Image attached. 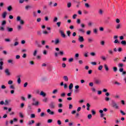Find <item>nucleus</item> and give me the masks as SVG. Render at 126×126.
Here are the masks:
<instances>
[{
    "label": "nucleus",
    "mask_w": 126,
    "mask_h": 126,
    "mask_svg": "<svg viewBox=\"0 0 126 126\" xmlns=\"http://www.w3.org/2000/svg\"><path fill=\"white\" fill-rule=\"evenodd\" d=\"M89 85V86H91V87H93V85H94L93 82L90 83Z\"/></svg>",
    "instance_id": "nucleus-59"
},
{
    "label": "nucleus",
    "mask_w": 126,
    "mask_h": 126,
    "mask_svg": "<svg viewBox=\"0 0 126 126\" xmlns=\"http://www.w3.org/2000/svg\"><path fill=\"white\" fill-rule=\"evenodd\" d=\"M79 41L81 42L84 41V38H83V36H79Z\"/></svg>",
    "instance_id": "nucleus-9"
},
{
    "label": "nucleus",
    "mask_w": 126,
    "mask_h": 126,
    "mask_svg": "<svg viewBox=\"0 0 126 126\" xmlns=\"http://www.w3.org/2000/svg\"><path fill=\"white\" fill-rule=\"evenodd\" d=\"M32 105L33 106H38L39 105V101H35V102L32 103Z\"/></svg>",
    "instance_id": "nucleus-20"
},
{
    "label": "nucleus",
    "mask_w": 126,
    "mask_h": 126,
    "mask_svg": "<svg viewBox=\"0 0 126 126\" xmlns=\"http://www.w3.org/2000/svg\"><path fill=\"white\" fill-rule=\"evenodd\" d=\"M78 31H79V32H81V33H85V31H84L83 29H79Z\"/></svg>",
    "instance_id": "nucleus-23"
},
{
    "label": "nucleus",
    "mask_w": 126,
    "mask_h": 126,
    "mask_svg": "<svg viewBox=\"0 0 126 126\" xmlns=\"http://www.w3.org/2000/svg\"><path fill=\"white\" fill-rule=\"evenodd\" d=\"M61 23H62L61 22H57L56 24L58 27H60Z\"/></svg>",
    "instance_id": "nucleus-52"
},
{
    "label": "nucleus",
    "mask_w": 126,
    "mask_h": 126,
    "mask_svg": "<svg viewBox=\"0 0 126 126\" xmlns=\"http://www.w3.org/2000/svg\"><path fill=\"white\" fill-rule=\"evenodd\" d=\"M34 118H35V114H32L31 115V118L33 119Z\"/></svg>",
    "instance_id": "nucleus-48"
},
{
    "label": "nucleus",
    "mask_w": 126,
    "mask_h": 126,
    "mask_svg": "<svg viewBox=\"0 0 126 126\" xmlns=\"http://www.w3.org/2000/svg\"><path fill=\"white\" fill-rule=\"evenodd\" d=\"M87 111H90V104L89 103H87Z\"/></svg>",
    "instance_id": "nucleus-30"
},
{
    "label": "nucleus",
    "mask_w": 126,
    "mask_h": 126,
    "mask_svg": "<svg viewBox=\"0 0 126 126\" xmlns=\"http://www.w3.org/2000/svg\"><path fill=\"white\" fill-rule=\"evenodd\" d=\"M38 53V50H34V51L33 52V57H36L37 56V53Z\"/></svg>",
    "instance_id": "nucleus-18"
},
{
    "label": "nucleus",
    "mask_w": 126,
    "mask_h": 126,
    "mask_svg": "<svg viewBox=\"0 0 126 126\" xmlns=\"http://www.w3.org/2000/svg\"><path fill=\"white\" fill-rule=\"evenodd\" d=\"M2 65H3V62L2 61L0 62V69L2 70Z\"/></svg>",
    "instance_id": "nucleus-26"
},
{
    "label": "nucleus",
    "mask_w": 126,
    "mask_h": 126,
    "mask_svg": "<svg viewBox=\"0 0 126 126\" xmlns=\"http://www.w3.org/2000/svg\"><path fill=\"white\" fill-rule=\"evenodd\" d=\"M57 124L59 126H61V125H62V121H61V120H58L57 121Z\"/></svg>",
    "instance_id": "nucleus-51"
},
{
    "label": "nucleus",
    "mask_w": 126,
    "mask_h": 126,
    "mask_svg": "<svg viewBox=\"0 0 126 126\" xmlns=\"http://www.w3.org/2000/svg\"><path fill=\"white\" fill-rule=\"evenodd\" d=\"M79 57V54L78 53H76L75 55V59L76 60H77V58H78Z\"/></svg>",
    "instance_id": "nucleus-38"
},
{
    "label": "nucleus",
    "mask_w": 126,
    "mask_h": 126,
    "mask_svg": "<svg viewBox=\"0 0 126 126\" xmlns=\"http://www.w3.org/2000/svg\"><path fill=\"white\" fill-rule=\"evenodd\" d=\"M67 6L68 8L71 6V2H68L67 3Z\"/></svg>",
    "instance_id": "nucleus-41"
},
{
    "label": "nucleus",
    "mask_w": 126,
    "mask_h": 126,
    "mask_svg": "<svg viewBox=\"0 0 126 126\" xmlns=\"http://www.w3.org/2000/svg\"><path fill=\"white\" fill-rule=\"evenodd\" d=\"M92 114L94 116V115L96 114V112L94 110H92Z\"/></svg>",
    "instance_id": "nucleus-46"
},
{
    "label": "nucleus",
    "mask_w": 126,
    "mask_h": 126,
    "mask_svg": "<svg viewBox=\"0 0 126 126\" xmlns=\"http://www.w3.org/2000/svg\"><path fill=\"white\" fill-rule=\"evenodd\" d=\"M12 10V6L11 5L8 6L7 7L8 11H11Z\"/></svg>",
    "instance_id": "nucleus-29"
},
{
    "label": "nucleus",
    "mask_w": 126,
    "mask_h": 126,
    "mask_svg": "<svg viewBox=\"0 0 126 126\" xmlns=\"http://www.w3.org/2000/svg\"><path fill=\"white\" fill-rule=\"evenodd\" d=\"M32 110V106L31 105H29L28 106V112H30Z\"/></svg>",
    "instance_id": "nucleus-22"
},
{
    "label": "nucleus",
    "mask_w": 126,
    "mask_h": 126,
    "mask_svg": "<svg viewBox=\"0 0 126 126\" xmlns=\"http://www.w3.org/2000/svg\"><path fill=\"white\" fill-rule=\"evenodd\" d=\"M53 122V120L52 119H49L47 121V123H48V124H51V123H52Z\"/></svg>",
    "instance_id": "nucleus-58"
},
{
    "label": "nucleus",
    "mask_w": 126,
    "mask_h": 126,
    "mask_svg": "<svg viewBox=\"0 0 126 126\" xmlns=\"http://www.w3.org/2000/svg\"><path fill=\"white\" fill-rule=\"evenodd\" d=\"M47 112L48 114H49V115H51L52 116L55 115V112H54V111H51V109H50L47 110Z\"/></svg>",
    "instance_id": "nucleus-6"
},
{
    "label": "nucleus",
    "mask_w": 126,
    "mask_h": 126,
    "mask_svg": "<svg viewBox=\"0 0 126 126\" xmlns=\"http://www.w3.org/2000/svg\"><path fill=\"white\" fill-rule=\"evenodd\" d=\"M49 106L51 109H54L55 108V104H54V102H51Z\"/></svg>",
    "instance_id": "nucleus-10"
},
{
    "label": "nucleus",
    "mask_w": 126,
    "mask_h": 126,
    "mask_svg": "<svg viewBox=\"0 0 126 126\" xmlns=\"http://www.w3.org/2000/svg\"><path fill=\"white\" fill-rule=\"evenodd\" d=\"M6 15H7V12L6 11L3 12L1 14L2 18H3V19H5Z\"/></svg>",
    "instance_id": "nucleus-7"
},
{
    "label": "nucleus",
    "mask_w": 126,
    "mask_h": 126,
    "mask_svg": "<svg viewBox=\"0 0 126 126\" xmlns=\"http://www.w3.org/2000/svg\"><path fill=\"white\" fill-rule=\"evenodd\" d=\"M48 97H46L45 96L43 98L42 102H43V103H47V102H48Z\"/></svg>",
    "instance_id": "nucleus-13"
},
{
    "label": "nucleus",
    "mask_w": 126,
    "mask_h": 126,
    "mask_svg": "<svg viewBox=\"0 0 126 126\" xmlns=\"http://www.w3.org/2000/svg\"><path fill=\"white\" fill-rule=\"evenodd\" d=\"M93 24H94V23L92 22H89L88 23V25L89 27H92V26H93Z\"/></svg>",
    "instance_id": "nucleus-21"
},
{
    "label": "nucleus",
    "mask_w": 126,
    "mask_h": 126,
    "mask_svg": "<svg viewBox=\"0 0 126 126\" xmlns=\"http://www.w3.org/2000/svg\"><path fill=\"white\" fill-rule=\"evenodd\" d=\"M105 101H106V102H108V101H110V97H106L105 98Z\"/></svg>",
    "instance_id": "nucleus-42"
},
{
    "label": "nucleus",
    "mask_w": 126,
    "mask_h": 126,
    "mask_svg": "<svg viewBox=\"0 0 126 126\" xmlns=\"http://www.w3.org/2000/svg\"><path fill=\"white\" fill-rule=\"evenodd\" d=\"M91 63L93 65H96V64H97V63H96V62H91Z\"/></svg>",
    "instance_id": "nucleus-60"
},
{
    "label": "nucleus",
    "mask_w": 126,
    "mask_h": 126,
    "mask_svg": "<svg viewBox=\"0 0 126 126\" xmlns=\"http://www.w3.org/2000/svg\"><path fill=\"white\" fill-rule=\"evenodd\" d=\"M102 68H103V66L100 65L98 66V70H102Z\"/></svg>",
    "instance_id": "nucleus-40"
},
{
    "label": "nucleus",
    "mask_w": 126,
    "mask_h": 126,
    "mask_svg": "<svg viewBox=\"0 0 126 126\" xmlns=\"http://www.w3.org/2000/svg\"><path fill=\"white\" fill-rule=\"evenodd\" d=\"M121 27L122 25H121V24H118L116 26V29L117 30L121 29Z\"/></svg>",
    "instance_id": "nucleus-14"
},
{
    "label": "nucleus",
    "mask_w": 126,
    "mask_h": 126,
    "mask_svg": "<svg viewBox=\"0 0 126 126\" xmlns=\"http://www.w3.org/2000/svg\"><path fill=\"white\" fill-rule=\"evenodd\" d=\"M70 31H68L67 32V34L68 37H70Z\"/></svg>",
    "instance_id": "nucleus-54"
},
{
    "label": "nucleus",
    "mask_w": 126,
    "mask_h": 126,
    "mask_svg": "<svg viewBox=\"0 0 126 126\" xmlns=\"http://www.w3.org/2000/svg\"><path fill=\"white\" fill-rule=\"evenodd\" d=\"M121 45H123V46H126V40H122L121 42Z\"/></svg>",
    "instance_id": "nucleus-25"
},
{
    "label": "nucleus",
    "mask_w": 126,
    "mask_h": 126,
    "mask_svg": "<svg viewBox=\"0 0 126 126\" xmlns=\"http://www.w3.org/2000/svg\"><path fill=\"white\" fill-rule=\"evenodd\" d=\"M94 84H96L97 85H99V84H101V80L99 79L95 78L94 80Z\"/></svg>",
    "instance_id": "nucleus-4"
},
{
    "label": "nucleus",
    "mask_w": 126,
    "mask_h": 126,
    "mask_svg": "<svg viewBox=\"0 0 126 126\" xmlns=\"http://www.w3.org/2000/svg\"><path fill=\"white\" fill-rule=\"evenodd\" d=\"M6 88V87L4 86V85H2L1 86V89H5Z\"/></svg>",
    "instance_id": "nucleus-56"
},
{
    "label": "nucleus",
    "mask_w": 126,
    "mask_h": 126,
    "mask_svg": "<svg viewBox=\"0 0 126 126\" xmlns=\"http://www.w3.org/2000/svg\"><path fill=\"white\" fill-rule=\"evenodd\" d=\"M8 85H11L12 84H13V81L10 80L8 81Z\"/></svg>",
    "instance_id": "nucleus-32"
},
{
    "label": "nucleus",
    "mask_w": 126,
    "mask_h": 126,
    "mask_svg": "<svg viewBox=\"0 0 126 126\" xmlns=\"http://www.w3.org/2000/svg\"><path fill=\"white\" fill-rule=\"evenodd\" d=\"M80 27H81V28H85V24H81L80 25Z\"/></svg>",
    "instance_id": "nucleus-47"
},
{
    "label": "nucleus",
    "mask_w": 126,
    "mask_h": 126,
    "mask_svg": "<svg viewBox=\"0 0 126 126\" xmlns=\"http://www.w3.org/2000/svg\"><path fill=\"white\" fill-rule=\"evenodd\" d=\"M108 53L110 55H112V54H113V53H114V52H113V50H112V49H110L108 50Z\"/></svg>",
    "instance_id": "nucleus-43"
},
{
    "label": "nucleus",
    "mask_w": 126,
    "mask_h": 126,
    "mask_svg": "<svg viewBox=\"0 0 126 126\" xmlns=\"http://www.w3.org/2000/svg\"><path fill=\"white\" fill-rule=\"evenodd\" d=\"M85 7H86V8H89V7H90V5L88 3H85Z\"/></svg>",
    "instance_id": "nucleus-31"
},
{
    "label": "nucleus",
    "mask_w": 126,
    "mask_h": 126,
    "mask_svg": "<svg viewBox=\"0 0 126 126\" xmlns=\"http://www.w3.org/2000/svg\"><path fill=\"white\" fill-rule=\"evenodd\" d=\"M113 69L114 72H117V71H118V68L117 67H113Z\"/></svg>",
    "instance_id": "nucleus-35"
},
{
    "label": "nucleus",
    "mask_w": 126,
    "mask_h": 126,
    "mask_svg": "<svg viewBox=\"0 0 126 126\" xmlns=\"http://www.w3.org/2000/svg\"><path fill=\"white\" fill-rule=\"evenodd\" d=\"M119 36L118 35H114L113 36V39H114L115 41H114V44H118V43H120L119 40H118V38Z\"/></svg>",
    "instance_id": "nucleus-5"
},
{
    "label": "nucleus",
    "mask_w": 126,
    "mask_h": 126,
    "mask_svg": "<svg viewBox=\"0 0 126 126\" xmlns=\"http://www.w3.org/2000/svg\"><path fill=\"white\" fill-rule=\"evenodd\" d=\"M77 17V15L76 14H75L73 15L72 18L73 19H75Z\"/></svg>",
    "instance_id": "nucleus-53"
},
{
    "label": "nucleus",
    "mask_w": 126,
    "mask_h": 126,
    "mask_svg": "<svg viewBox=\"0 0 126 126\" xmlns=\"http://www.w3.org/2000/svg\"><path fill=\"white\" fill-rule=\"evenodd\" d=\"M39 95H40V96H42V97H46V96H47V94H45V93L44 92V91H41V92H40Z\"/></svg>",
    "instance_id": "nucleus-8"
},
{
    "label": "nucleus",
    "mask_w": 126,
    "mask_h": 126,
    "mask_svg": "<svg viewBox=\"0 0 126 126\" xmlns=\"http://www.w3.org/2000/svg\"><path fill=\"white\" fill-rule=\"evenodd\" d=\"M111 105L112 107H113V108H114L115 109H119L120 108L119 107V105H118V104L117 103V102H116L115 100L112 101Z\"/></svg>",
    "instance_id": "nucleus-1"
},
{
    "label": "nucleus",
    "mask_w": 126,
    "mask_h": 126,
    "mask_svg": "<svg viewBox=\"0 0 126 126\" xmlns=\"http://www.w3.org/2000/svg\"><path fill=\"white\" fill-rule=\"evenodd\" d=\"M41 123H38L36 124L35 126H41Z\"/></svg>",
    "instance_id": "nucleus-64"
},
{
    "label": "nucleus",
    "mask_w": 126,
    "mask_h": 126,
    "mask_svg": "<svg viewBox=\"0 0 126 126\" xmlns=\"http://www.w3.org/2000/svg\"><path fill=\"white\" fill-rule=\"evenodd\" d=\"M6 30L7 32H12V31H13V28L7 27Z\"/></svg>",
    "instance_id": "nucleus-11"
},
{
    "label": "nucleus",
    "mask_w": 126,
    "mask_h": 126,
    "mask_svg": "<svg viewBox=\"0 0 126 126\" xmlns=\"http://www.w3.org/2000/svg\"><path fill=\"white\" fill-rule=\"evenodd\" d=\"M92 118V115H91V114H89V115H88V119H89V120L91 119Z\"/></svg>",
    "instance_id": "nucleus-45"
},
{
    "label": "nucleus",
    "mask_w": 126,
    "mask_h": 126,
    "mask_svg": "<svg viewBox=\"0 0 126 126\" xmlns=\"http://www.w3.org/2000/svg\"><path fill=\"white\" fill-rule=\"evenodd\" d=\"M54 43H55V45H58V44H59V43H60V39H59V38L55 39Z\"/></svg>",
    "instance_id": "nucleus-24"
},
{
    "label": "nucleus",
    "mask_w": 126,
    "mask_h": 126,
    "mask_svg": "<svg viewBox=\"0 0 126 126\" xmlns=\"http://www.w3.org/2000/svg\"><path fill=\"white\" fill-rule=\"evenodd\" d=\"M91 56H92V57H95V55H96V54H95V53L94 52H91L90 53Z\"/></svg>",
    "instance_id": "nucleus-50"
},
{
    "label": "nucleus",
    "mask_w": 126,
    "mask_h": 126,
    "mask_svg": "<svg viewBox=\"0 0 126 126\" xmlns=\"http://www.w3.org/2000/svg\"><path fill=\"white\" fill-rule=\"evenodd\" d=\"M58 107L59 108H63V104L60 103L59 104H58Z\"/></svg>",
    "instance_id": "nucleus-63"
},
{
    "label": "nucleus",
    "mask_w": 126,
    "mask_h": 126,
    "mask_svg": "<svg viewBox=\"0 0 126 126\" xmlns=\"http://www.w3.org/2000/svg\"><path fill=\"white\" fill-rule=\"evenodd\" d=\"M63 78L65 81H68V78L66 76H64Z\"/></svg>",
    "instance_id": "nucleus-33"
},
{
    "label": "nucleus",
    "mask_w": 126,
    "mask_h": 126,
    "mask_svg": "<svg viewBox=\"0 0 126 126\" xmlns=\"http://www.w3.org/2000/svg\"><path fill=\"white\" fill-rule=\"evenodd\" d=\"M18 45H19V42H18V41L15 42V43L14 44V46L15 47H16V46H18Z\"/></svg>",
    "instance_id": "nucleus-37"
},
{
    "label": "nucleus",
    "mask_w": 126,
    "mask_h": 126,
    "mask_svg": "<svg viewBox=\"0 0 126 126\" xmlns=\"http://www.w3.org/2000/svg\"><path fill=\"white\" fill-rule=\"evenodd\" d=\"M9 88H10V89H15V88L14 87V86H13V85H10Z\"/></svg>",
    "instance_id": "nucleus-49"
},
{
    "label": "nucleus",
    "mask_w": 126,
    "mask_h": 126,
    "mask_svg": "<svg viewBox=\"0 0 126 126\" xmlns=\"http://www.w3.org/2000/svg\"><path fill=\"white\" fill-rule=\"evenodd\" d=\"M57 21H58V17H55L53 19V22H57Z\"/></svg>",
    "instance_id": "nucleus-44"
},
{
    "label": "nucleus",
    "mask_w": 126,
    "mask_h": 126,
    "mask_svg": "<svg viewBox=\"0 0 126 126\" xmlns=\"http://www.w3.org/2000/svg\"><path fill=\"white\" fill-rule=\"evenodd\" d=\"M72 88H73V84L70 83L69 85V90H71Z\"/></svg>",
    "instance_id": "nucleus-28"
},
{
    "label": "nucleus",
    "mask_w": 126,
    "mask_h": 126,
    "mask_svg": "<svg viewBox=\"0 0 126 126\" xmlns=\"http://www.w3.org/2000/svg\"><path fill=\"white\" fill-rule=\"evenodd\" d=\"M32 7L30 5H28L25 6V9L26 10H28V9H30V8H32Z\"/></svg>",
    "instance_id": "nucleus-16"
},
{
    "label": "nucleus",
    "mask_w": 126,
    "mask_h": 126,
    "mask_svg": "<svg viewBox=\"0 0 126 126\" xmlns=\"http://www.w3.org/2000/svg\"><path fill=\"white\" fill-rule=\"evenodd\" d=\"M4 72L6 75H7V76H10V75H11V73H10V71H9V69L8 68L5 69Z\"/></svg>",
    "instance_id": "nucleus-3"
},
{
    "label": "nucleus",
    "mask_w": 126,
    "mask_h": 126,
    "mask_svg": "<svg viewBox=\"0 0 126 126\" xmlns=\"http://www.w3.org/2000/svg\"><path fill=\"white\" fill-rule=\"evenodd\" d=\"M100 59L102 60V61H106L107 60V58H106V57L104 56H102L100 57Z\"/></svg>",
    "instance_id": "nucleus-27"
},
{
    "label": "nucleus",
    "mask_w": 126,
    "mask_h": 126,
    "mask_svg": "<svg viewBox=\"0 0 126 126\" xmlns=\"http://www.w3.org/2000/svg\"><path fill=\"white\" fill-rule=\"evenodd\" d=\"M104 68L106 70V71H109V67H108V65L106 64H104Z\"/></svg>",
    "instance_id": "nucleus-17"
},
{
    "label": "nucleus",
    "mask_w": 126,
    "mask_h": 126,
    "mask_svg": "<svg viewBox=\"0 0 126 126\" xmlns=\"http://www.w3.org/2000/svg\"><path fill=\"white\" fill-rule=\"evenodd\" d=\"M72 107H73L72 104L69 105V110H71V109H72Z\"/></svg>",
    "instance_id": "nucleus-61"
},
{
    "label": "nucleus",
    "mask_w": 126,
    "mask_h": 126,
    "mask_svg": "<svg viewBox=\"0 0 126 126\" xmlns=\"http://www.w3.org/2000/svg\"><path fill=\"white\" fill-rule=\"evenodd\" d=\"M60 32L61 33V36L63 38H65V34H64V32H63V31H60Z\"/></svg>",
    "instance_id": "nucleus-12"
},
{
    "label": "nucleus",
    "mask_w": 126,
    "mask_h": 126,
    "mask_svg": "<svg viewBox=\"0 0 126 126\" xmlns=\"http://www.w3.org/2000/svg\"><path fill=\"white\" fill-rule=\"evenodd\" d=\"M6 24V21L5 20L3 21L1 23L2 26H3V25H5Z\"/></svg>",
    "instance_id": "nucleus-39"
},
{
    "label": "nucleus",
    "mask_w": 126,
    "mask_h": 126,
    "mask_svg": "<svg viewBox=\"0 0 126 126\" xmlns=\"http://www.w3.org/2000/svg\"><path fill=\"white\" fill-rule=\"evenodd\" d=\"M35 123V121L34 120H32L31 121H29L28 123V126H31V125H32V124H34Z\"/></svg>",
    "instance_id": "nucleus-15"
},
{
    "label": "nucleus",
    "mask_w": 126,
    "mask_h": 126,
    "mask_svg": "<svg viewBox=\"0 0 126 126\" xmlns=\"http://www.w3.org/2000/svg\"><path fill=\"white\" fill-rule=\"evenodd\" d=\"M20 118H21L22 119H23L24 118V115H23V112H19V113Z\"/></svg>",
    "instance_id": "nucleus-19"
},
{
    "label": "nucleus",
    "mask_w": 126,
    "mask_h": 126,
    "mask_svg": "<svg viewBox=\"0 0 126 126\" xmlns=\"http://www.w3.org/2000/svg\"><path fill=\"white\" fill-rule=\"evenodd\" d=\"M68 62L69 63H71V62H73V58H71L69 59Z\"/></svg>",
    "instance_id": "nucleus-57"
},
{
    "label": "nucleus",
    "mask_w": 126,
    "mask_h": 126,
    "mask_svg": "<svg viewBox=\"0 0 126 126\" xmlns=\"http://www.w3.org/2000/svg\"><path fill=\"white\" fill-rule=\"evenodd\" d=\"M16 20L17 21H20V24H21V25H23V24H24V21L21 20V17L20 16L17 17Z\"/></svg>",
    "instance_id": "nucleus-2"
},
{
    "label": "nucleus",
    "mask_w": 126,
    "mask_h": 126,
    "mask_svg": "<svg viewBox=\"0 0 126 126\" xmlns=\"http://www.w3.org/2000/svg\"><path fill=\"white\" fill-rule=\"evenodd\" d=\"M86 33L87 35H90V34L91 33V31H88Z\"/></svg>",
    "instance_id": "nucleus-62"
},
{
    "label": "nucleus",
    "mask_w": 126,
    "mask_h": 126,
    "mask_svg": "<svg viewBox=\"0 0 126 126\" xmlns=\"http://www.w3.org/2000/svg\"><path fill=\"white\" fill-rule=\"evenodd\" d=\"M88 54H89V52H86L84 53V56L85 58H87L88 57Z\"/></svg>",
    "instance_id": "nucleus-34"
},
{
    "label": "nucleus",
    "mask_w": 126,
    "mask_h": 126,
    "mask_svg": "<svg viewBox=\"0 0 126 126\" xmlns=\"http://www.w3.org/2000/svg\"><path fill=\"white\" fill-rule=\"evenodd\" d=\"M17 83L18 84H20L21 83V79H20V77H19L17 79Z\"/></svg>",
    "instance_id": "nucleus-36"
},
{
    "label": "nucleus",
    "mask_w": 126,
    "mask_h": 126,
    "mask_svg": "<svg viewBox=\"0 0 126 126\" xmlns=\"http://www.w3.org/2000/svg\"><path fill=\"white\" fill-rule=\"evenodd\" d=\"M53 94H56V93H58V90H54L53 92Z\"/></svg>",
    "instance_id": "nucleus-55"
}]
</instances>
